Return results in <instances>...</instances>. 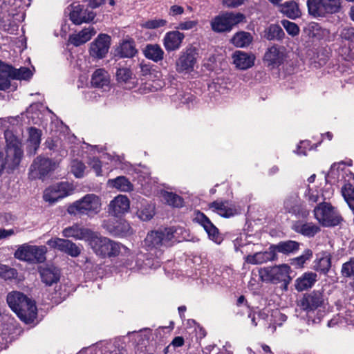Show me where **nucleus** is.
I'll use <instances>...</instances> for the list:
<instances>
[{
    "label": "nucleus",
    "instance_id": "1",
    "mask_svg": "<svg viewBox=\"0 0 354 354\" xmlns=\"http://www.w3.org/2000/svg\"><path fill=\"white\" fill-rule=\"evenodd\" d=\"M5 138L6 147L4 150H0V176L4 171L10 174L19 165L23 151L21 143L12 132H6Z\"/></svg>",
    "mask_w": 354,
    "mask_h": 354
},
{
    "label": "nucleus",
    "instance_id": "2",
    "mask_svg": "<svg viewBox=\"0 0 354 354\" xmlns=\"http://www.w3.org/2000/svg\"><path fill=\"white\" fill-rule=\"evenodd\" d=\"M6 300L10 308L22 321L27 322L37 315L35 302L22 292L17 291L10 292L7 295Z\"/></svg>",
    "mask_w": 354,
    "mask_h": 354
},
{
    "label": "nucleus",
    "instance_id": "3",
    "mask_svg": "<svg viewBox=\"0 0 354 354\" xmlns=\"http://www.w3.org/2000/svg\"><path fill=\"white\" fill-rule=\"evenodd\" d=\"M89 244L94 252L103 258L117 257L122 249L125 253L129 252V249L120 243L99 236L96 233H94Z\"/></svg>",
    "mask_w": 354,
    "mask_h": 354
},
{
    "label": "nucleus",
    "instance_id": "4",
    "mask_svg": "<svg viewBox=\"0 0 354 354\" xmlns=\"http://www.w3.org/2000/svg\"><path fill=\"white\" fill-rule=\"evenodd\" d=\"M100 210V198L93 194L85 195L81 199L69 205L67 208V212L71 215H86L89 217H93L97 214Z\"/></svg>",
    "mask_w": 354,
    "mask_h": 354
},
{
    "label": "nucleus",
    "instance_id": "5",
    "mask_svg": "<svg viewBox=\"0 0 354 354\" xmlns=\"http://www.w3.org/2000/svg\"><path fill=\"white\" fill-rule=\"evenodd\" d=\"M308 11L313 17H325L338 13L342 8V0H307Z\"/></svg>",
    "mask_w": 354,
    "mask_h": 354
},
{
    "label": "nucleus",
    "instance_id": "6",
    "mask_svg": "<svg viewBox=\"0 0 354 354\" xmlns=\"http://www.w3.org/2000/svg\"><path fill=\"white\" fill-rule=\"evenodd\" d=\"M315 218L324 227L338 225L343 221L339 212L330 203L323 202L314 209Z\"/></svg>",
    "mask_w": 354,
    "mask_h": 354
},
{
    "label": "nucleus",
    "instance_id": "7",
    "mask_svg": "<svg viewBox=\"0 0 354 354\" xmlns=\"http://www.w3.org/2000/svg\"><path fill=\"white\" fill-rule=\"evenodd\" d=\"M290 267L287 264H282L273 267H266L260 270L261 277L273 283L282 282L284 288L286 289L291 281L290 277Z\"/></svg>",
    "mask_w": 354,
    "mask_h": 354
},
{
    "label": "nucleus",
    "instance_id": "8",
    "mask_svg": "<svg viewBox=\"0 0 354 354\" xmlns=\"http://www.w3.org/2000/svg\"><path fill=\"white\" fill-rule=\"evenodd\" d=\"M46 248L45 246L24 244L15 252V257L32 263H40L46 261Z\"/></svg>",
    "mask_w": 354,
    "mask_h": 354
},
{
    "label": "nucleus",
    "instance_id": "9",
    "mask_svg": "<svg viewBox=\"0 0 354 354\" xmlns=\"http://www.w3.org/2000/svg\"><path fill=\"white\" fill-rule=\"evenodd\" d=\"M176 229L174 227L165 228L164 230L151 231L145 239V245L149 249L167 246L174 238Z\"/></svg>",
    "mask_w": 354,
    "mask_h": 354
},
{
    "label": "nucleus",
    "instance_id": "10",
    "mask_svg": "<svg viewBox=\"0 0 354 354\" xmlns=\"http://www.w3.org/2000/svg\"><path fill=\"white\" fill-rule=\"evenodd\" d=\"M102 227L109 234L115 237H127L133 234L130 224L124 219L111 218L104 220Z\"/></svg>",
    "mask_w": 354,
    "mask_h": 354
},
{
    "label": "nucleus",
    "instance_id": "11",
    "mask_svg": "<svg viewBox=\"0 0 354 354\" xmlns=\"http://www.w3.org/2000/svg\"><path fill=\"white\" fill-rule=\"evenodd\" d=\"M68 9L69 10V19L75 25L89 23L96 16L94 12L88 10L84 5H82L79 2L71 3Z\"/></svg>",
    "mask_w": 354,
    "mask_h": 354
},
{
    "label": "nucleus",
    "instance_id": "12",
    "mask_svg": "<svg viewBox=\"0 0 354 354\" xmlns=\"http://www.w3.org/2000/svg\"><path fill=\"white\" fill-rule=\"evenodd\" d=\"M111 37L107 34L100 33L90 44L89 54L92 57L102 59L106 57L111 46Z\"/></svg>",
    "mask_w": 354,
    "mask_h": 354
},
{
    "label": "nucleus",
    "instance_id": "13",
    "mask_svg": "<svg viewBox=\"0 0 354 354\" xmlns=\"http://www.w3.org/2000/svg\"><path fill=\"white\" fill-rule=\"evenodd\" d=\"M324 302V294L319 290H314L310 293L305 294L298 301V306L302 310L309 313L322 306Z\"/></svg>",
    "mask_w": 354,
    "mask_h": 354
},
{
    "label": "nucleus",
    "instance_id": "14",
    "mask_svg": "<svg viewBox=\"0 0 354 354\" xmlns=\"http://www.w3.org/2000/svg\"><path fill=\"white\" fill-rule=\"evenodd\" d=\"M196 48L189 46L182 51L176 60V66L178 72L190 71L194 69L196 62Z\"/></svg>",
    "mask_w": 354,
    "mask_h": 354
},
{
    "label": "nucleus",
    "instance_id": "15",
    "mask_svg": "<svg viewBox=\"0 0 354 354\" xmlns=\"http://www.w3.org/2000/svg\"><path fill=\"white\" fill-rule=\"evenodd\" d=\"M285 209L299 218H306L309 215V211L303 205L297 194L290 195L284 201Z\"/></svg>",
    "mask_w": 354,
    "mask_h": 354
},
{
    "label": "nucleus",
    "instance_id": "16",
    "mask_svg": "<svg viewBox=\"0 0 354 354\" xmlns=\"http://www.w3.org/2000/svg\"><path fill=\"white\" fill-rule=\"evenodd\" d=\"M68 195V192L66 183H60L46 189L44 192L43 198L45 201L53 204Z\"/></svg>",
    "mask_w": 354,
    "mask_h": 354
},
{
    "label": "nucleus",
    "instance_id": "17",
    "mask_svg": "<svg viewBox=\"0 0 354 354\" xmlns=\"http://www.w3.org/2000/svg\"><path fill=\"white\" fill-rule=\"evenodd\" d=\"M285 57V48L273 45L267 50L263 59L269 66L275 67L283 64Z\"/></svg>",
    "mask_w": 354,
    "mask_h": 354
},
{
    "label": "nucleus",
    "instance_id": "18",
    "mask_svg": "<svg viewBox=\"0 0 354 354\" xmlns=\"http://www.w3.org/2000/svg\"><path fill=\"white\" fill-rule=\"evenodd\" d=\"M185 39V34L178 30L167 32L163 38V46L167 52L178 50Z\"/></svg>",
    "mask_w": 354,
    "mask_h": 354
},
{
    "label": "nucleus",
    "instance_id": "19",
    "mask_svg": "<svg viewBox=\"0 0 354 354\" xmlns=\"http://www.w3.org/2000/svg\"><path fill=\"white\" fill-rule=\"evenodd\" d=\"M95 232L89 229L80 227L77 224L66 227L62 234L64 237H73L79 240H88L91 241Z\"/></svg>",
    "mask_w": 354,
    "mask_h": 354
},
{
    "label": "nucleus",
    "instance_id": "20",
    "mask_svg": "<svg viewBox=\"0 0 354 354\" xmlns=\"http://www.w3.org/2000/svg\"><path fill=\"white\" fill-rule=\"evenodd\" d=\"M233 64L236 68L241 70H246L251 68L255 60V56L252 53H248L241 50H236L232 55Z\"/></svg>",
    "mask_w": 354,
    "mask_h": 354
},
{
    "label": "nucleus",
    "instance_id": "21",
    "mask_svg": "<svg viewBox=\"0 0 354 354\" xmlns=\"http://www.w3.org/2000/svg\"><path fill=\"white\" fill-rule=\"evenodd\" d=\"M277 258V254L275 253L274 248H272L271 245L267 251L257 252L253 255L250 254L246 256L245 261L246 263L250 264H262L268 261H276Z\"/></svg>",
    "mask_w": 354,
    "mask_h": 354
},
{
    "label": "nucleus",
    "instance_id": "22",
    "mask_svg": "<svg viewBox=\"0 0 354 354\" xmlns=\"http://www.w3.org/2000/svg\"><path fill=\"white\" fill-rule=\"evenodd\" d=\"M245 22L246 17L243 13L234 12L223 13V32H229L239 24Z\"/></svg>",
    "mask_w": 354,
    "mask_h": 354
},
{
    "label": "nucleus",
    "instance_id": "23",
    "mask_svg": "<svg viewBox=\"0 0 354 354\" xmlns=\"http://www.w3.org/2000/svg\"><path fill=\"white\" fill-rule=\"evenodd\" d=\"M129 209V198L125 196L120 195L111 201L108 212L114 216H118L128 212Z\"/></svg>",
    "mask_w": 354,
    "mask_h": 354
},
{
    "label": "nucleus",
    "instance_id": "24",
    "mask_svg": "<svg viewBox=\"0 0 354 354\" xmlns=\"http://www.w3.org/2000/svg\"><path fill=\"white\" fill-rule=\"evenodd\" d=\"M39 274L41 281L48 286L57 283L60 279L59 270L53 266L41 267L39 268Z\"/></svg>",
    "mask_w": 354,
    "mask_h": 354
},
{
    "label": "nucleus",
    "instance_id": "25",
    "mask_svg": "<svg viewBox=\"0 0 354 354\" xmlns=\"http://www.w3.org/2000/svg\"><path fill=\"white\" fill-rule=\"evenodd\" d=\"M97 33L93 26H88L77 34L69 36L68 41L75 46H80L88 41Z\"/></svg>",
    "mask_w": 354,
    "mask_h": 354
},
{
    "label": "nucleus",
    "instance_id": "26",
    "mask_svg": "<svg viewBox=\"0 0 354 354\" xmlns=\"http://www.w3.org/2000/svg\"><path fill=\"white\" fill-rule=\"evenodd\" d=\"M194 220L201 224L208 234L209 239L217 242L218 230L212 224L209 218L203 212H198Z\"/></svg>",
    "mask_w": 354,
    "mask_h": 354
},
{
    "label": "nucleus",
    "instance_id": "27",
    "mask_svg": "<svg viewBox=\"0 0 354 354\" xmlns=\"http://www.w3.org/2000/svg\"><path fill=\"white\" fill-rule=\"evenodd\" d=\"M304 32L312 38L317 40H326L330 37V31L326 28H322L316 22L309 23L304 28Z\"/></svg>",
    "mask_w": 354,
    "mask_h": 354
},
{
    "label": "nucleus",
    "instance_id": "28",
    "mask_svg": "<svg viewBox=\"0 0 354 354\" xmlns=\"http://www.w3.org/2000/svg\"><path fill=\"white\" fill-rule=\"evenodd\" d=\"M317 275L315 272H307L298 277L295 281V288L298 292L311 288L317 281Z\"/></svg>",
    "mask_w": 354,
    "mask_h": 354
},
{
    "label": "nucleus",
    "instance_id": "29",
    "mask_svg": "<svg viewBox=\"0 0 354 354\" xmlns=\"http://www.w3.org/2000/svg\"><path fill=\"white\" fill-rule=\"evenodd\" d=\"M28 135L27 153L35 155L40 145L41 131L36 127H30L28 129Z\"/></svg>",
    "mask_w": 354,
    "mask_h": 354
},
{
    "label": "nucleus",
    "instance_id": "30",
    "mask_svg": "<svg viewBox=\"0 0 354 354\" xmlns=\"http://www.w3.org/2000/svg\"><path fill=\"white\" fill-rule=\"evenodd\" d=\"M137 53L135 41L133 39L122 41L115 50V55L122 58H132Z\"/></svg>",
    "mask_w": 354,
    "mask_h": 354
},
{
    "label": "nucleus",
    "instance_id": "31",
    "mask_svg": "<svg viewBox=\"0 0 354 354\" xmlns=\"http://www.w3.org/2000/svg\"><path fill=\"white\" fill-rule=\"evenodd\" d=\"M32 171H37L40 178L46 176L53 169V165L50 159L37 157L30 166Z\"/></svg>",
    "mask_w": 354,
    "mask_h": 354
},
{
    "label": "nucleus",
    "instance_id": "32",
    "mask_svg": "<svg viewBox=\"0 0 354 354\" xmlns=\"http://www.w3.org/2000/svg\"><path fill=\"white\" fill-rule=\"evenodd\" d=\"M299 246L300 243L299 242L288 240L285 241H280L277 244L272 245V248H274L275 253L280 252L288 255L298 251Z\"/></svg>",
    "mask_w": 354,
    "mask_h": 354
},
{
    "label": "nucleus",
    "instance_id": "33",
    "mask_svg": "<svg viewBox=\"0 0 354 354\" xmlns=\"http://www.w3.org/2000/svg\"><path fill=\"white\" fill-rule=\"evenodd\" d=\"M143 54L146 58L158 62L164 58L165 53L160 45L154 44H147L143 49Z\"/></svg>",
    "mask_w": 354,
    "mask_h": 354
},
{
    "label": "nucleus",
    "instance_id": "34",
    "mask_svg": "<svg viewBox=\"0 0 354 354\" xmlns=\"http://www.w3.org/2000/svg\"><path fill=\"white\" fill-rule=\"evenodd\" d=\"M91 84L96 88H104L109 84V77L108 73L103 68L97 69L91 77Z\"/></svg>",
    "mask_w": 354,
    "mask_h": 354
},
{
    "label": "nucleus",
    "instance_id": "35",
    "mask_svg": "<svg viewBox=\"0 0 354 354\" xmlns=\"http://www.w3.org/2000/svg\"><path fill=\"white\" fill-rule=\"evenodd\" d=\"M279 6L280 11L290 19H295L301 15L299 6L294 1H288Z\"/></svg>",
    "mask_w": 354,
    "mask_h": 354
},
{
    "label": "nucleus",
    "instance_id": "36",
    "mask_svg": "<svg viewBox=\"0 0 354 354\" xmlns=\"http://www.w3.org/2000/svg\"><path fill=\"white\" fill-rule=\"evenodd\" d=\"M253 37L248 32H237L230 39L231 43L237 48L248 46L252 41Z\"/></svg>",
    "mask_w": 354,
    "mask_h": 354
},
{
    "label": "nucleus",
    "instance_id": "37",
    "mask_svg": "<svg viewBox=\"0 0 354 354\" xmlns=\"http://www.w3.org/2000/svg\"><path fill=\"white\" fill-rule=\"evenodd\" d=\"M263 37L269 41H281L285 37V32L279 25L271 24L264 30Z\"/></svg>",
    "mask_w": 354,
    "mask_h": 354
},
{
    "label": "nucleus",
    "instance_id": "38",
    "mask_svg": "<svg viewBox=\"0 0 354 354\" xmlns=\"http://www.w3.org/2000/svg\"><path fill=\"white\" fill-rule=\"evenodd\" d=\"M12 75L10 73V65L5 64L0 60V90L6 91L10 87V80Z\"/></svg>",
    "mask_w": 354,
    "mask_h": 354
},
{
    "label": "nucleus",
    "instance_id": "39",
    "mask_svg": "<svg viewBox=\"0 0 354 354\" xmlns=\"http://www.w3.org/2000/svg\"><path fill=\"white\" fill-rule=\"evenodd\" d=\"M109 185L122 192H129L132 190L133 185L125 176H118L113 179L109 180Z\"/></svg>",
    "mask_w": 354,
    "mask_h": 354
},
{
    "label": "nucleus",
    "instance_id": "40",
    "mask_svg": "<svg viewBox=\"0 0 354 354\" xmlns=\"http://www.w3.org/2000/svg\"><path fill=\"white\" fill-rule=\"evenodd\" d=\"M295 230L304 236L311 237L314 236L317 232H319L320 228L315 224L306 223L296 225Z\"/></svg>",
    "mask_w": 354,
    "mask_h": 354
},
{
    "label": "nucleus",
    "instance_id": "41",
    "mask_svg": "<svg viewBox=\"0 0 354 354\" xmlns=\"http://www.w3.org/2000/svg\"><path fill=\"white\" fill-rule=\"evenodd\" d=\"M10 73L12 75V79L13 80H28L32 76V71L26 67H21L19 69L13 68L10 66Z\"/></svg>",
    "mask_w": 354,
    "mask_h": 354
},
{
    "label": "nucleus",
    "instance_id": "42",
    "mask_svg": "<svg viewBox=\"0 0 354 354\" xmlns=\"http://www.w3.org/2000/svg\"><path fill=\"white\" fill-rule=\"evenodd\" d=\"M162 197L167 203L171 206L175 207H180L183 206V200L176 194L169 192H164L162 193Z\"/></svg>",
    "mask_w": 354,
    "mask_h": 354
},
{
    "label": "nucleus",
    "instance_id": "43",
    "mask_svg": "<svg viewBox=\"0 0 354 354\" xmlns=\"http://www.w3.org/2000/svg\"><path fill=\"white\" fill-rule=\"evenodd\" d=\"M340 272L344 278L354 280V257L342 264Z\"/></svg>",
    "mask_w": 354,
    "mask_h": 354
},
{
    "label": "nucleus",
    "instance_id": "44",
    "mask_svg": "<svg viewBox=\"0 0 354 354\" xmlns=\"http://www.w3.org/2000/svg\"><path fill=\"white\" fill-rule=\"evenodd\" d=\"M138 216L144 221H149L154 215V207L149 204L142 205L137 212Z\"/></svg>",
    "mask_w": 354,
    "mask_h": 354
},
{
    "label": "nucleus",
    "instance_id": "45",
    "mask_svg": "<svg viewBox=\"0 0 354 354\" xmlns=\"http://www.w3.org/2000/svg\"><path fill=\"white\" fill-rule=\"evenodd\" d=\"M70 240L60 238H52L47 241V245L53 249H57L64 252L66 247L69 244Z\"/></svg>",
    "mask_w": 354,
    "mask_h": 354
},
{
    "label": "nucleus",
    "instance_id": "46",
    "mask_svg": "<svg viewBox=\"0 0 354 354\" xmlns=\"http://www.w3.org/2000/svg\"><path fill=\"white\" fill-rule=\"evenodd\" d=\"M86 169L85 165L77 159L73 160L71 163V171L76 178H82Z\"/></svg>",
    "mask_w": 354,
    "mask_h": 354
},
{
    "label": "nucleus",
    "instance_id": "47",
    "mask_svg": "<svg viewBox=\"0 0 354 354\" xmlns=\"http://www.w3.org/2000/svg\"><path fill=\"white\" fill-rule=\"evenodd\" d=\"M133 73L128 68H119L116 71V80L118 83L125 84L132 79Z\"/></svg>",
    "mask_w": 354,
    "mask_h": 354
},
{
    "label": "nucleus",
    "instance_id": "48",
    "mask_svg": "<svg viewBox=\"0 0 354 354\" xmlns=\"http://www.w3.org/2000/svg\"><path fill=\"white\" fill-rule=\"evenodd\" d=\"M331 266V258L330 255L324 256L319 259L315 266V270L324 274L328 272Z\"/></svg>",
    "mask_w": 354,
    "mask_h": 354
},
{
    "label": "nucleus",
    "instance_id": "49",
    "mask_svg": "<svg viewBox=\"0 0 354 354\" xmlns=\"http://www.w3.org/2000/svg\"><path fill=\"white\" fill-rule=\"evenodd\" d=\"M18 272L16 269L5 265H0V277L4 280H11L17 277Z\"/></svg>",
    "mask_w": 354,
    "mask_h": 354
},
{
    "label": "nucleus",
    "instance_id": "50",
    "mask_svg": "<svg viewBox=\"0 0 354 354\" xmlns=\"http://www.w3.org/2000/svg\"><path fill=\"white\" fill-rule=\"evenodd\" d=\"M281 24L286 29L288 35H291L292 37H295L299 35V28L295 23L291 22L286 19H283L281 21Z\"/></svg>",
    "mask_w": 354,
    "mask_h": 354
},
{
    "label": "nucleus",
    "instance_id": "51",
    "mask_svg": "<svg viewBox=\"0 0 354 354\" xmlns=\"http://www.w3.org/2000/svg\"><path fill=\"white\" fill-rule=\"evenodd\" d=\"M313 256V252L307 249L306 250L304 253L295 259L292 260V264L295 266H297L299 267H302L303 265L306 263V261L308 259H310Z\"/></svg>",
    "mask_w": 354,
    "mask_h": 354
},
{
    "label": "nucleus",
    "instance_id": "52",
    "mask_svg": "<svg viewBox=\"0 0 354 354\" xmlns=\"http://www.w3.org/2000/svg\"><path fill=\"white\" fill-rule=\"evenodd\" d=\"M167 21L162 19H154L145 21L142 27L147 29H156L166 26Z\"/></svg>",
    "mask_w": 354,
    "mask_h": 354
},
{
    "label": "nucleus",
    "instance_id": "53",
    "mask_svg": "<svg viewBox=\"0 0 354 354\" xmlns=\"http://www.w3.org/2000/svg\"><path fill=\"white\" fill-rule=\"evenodd\" d=\"M341 192L346 202L354 198V186L351 183H346L342 187Z\"/></svg>",
    "mask_w": 354,
    "mask_h": 354
},
{
    "label": "nucleus",
    "instance_id": "54",
    "mask_svg": "<svg viewBox=\"0 0 354 354\" xmlns=\"http://www.w3.org/2000/svg\"><path fill=\"white\" fill-rule=\"evenodd\" d=\"M64 252L73 257H77L80 254L81 249L75 243L70 241Z\"/></svg>",
    "mask_w": 354,
    "mask_h": 354
},
{
    "label": "nucleus",
    "instance_id": "55",
    "mask_svg": "<svg viewBox=\"0 0 354 354\" xmlns=\"http://www.w3.org/2000/svg\"><path fill=\"white\" fill-rule=\"evenodd\" d=\"M342 39L347 41H353L354 39V28L344 27L340 32Z\"/></svg>",
    "mask_w": 354,
    "mask_h": 354
},
{
    "label": "nucleus",
    "instance_id": "56",
    "mask_svg": "<svg viewBox=\"0 0 354 354\" xmlns=\"http://www.w3.org/2000/svg\"><path fill=\"white\" fill-rule=\"evenodd\" d=\"M88 165L95 171L97 176H100L102 173L101 161L97 158H92L88 161Z\"/></svg>",
    "mask_w": 354,
    "mask_h": 354
},
{
    "label": "nucleus",
    "instance_id": "57",
    "mask_svg": "<svg viewBox=\"0 0 354 354\" xmlns=\"http://www.w3.org/2000/svg\"><path fill=\"white\" fill-rule=\"evenodd\" d=\"M238 213L239 210L234 205L228 207L223 203V217L229 218L237 214Z\"/></svg>",
    "mask_w": 354,
    "mask_h": 354
},
{
    "label": "nucleus",
    "instance_id": "58",
    "mask_svg": "<svg viewBox=\"0 0 354 354\" xmlns=\"http://www.w3.org/2000/svg\"><path fill=\"white\" fill-rule=\"evenodd\" d=\"M198 25V21H181L178 24V26L176 27V29L178 30H188L193 29Z\"/></svg>",
    "mask_w": 354,
    "mask_h": 354
},
{
    "label": "nucleus",
    "instance_id": "59",
    "mask_svg": "<svg viewBox=\"0 0 354 354\" xmlns=\"http://www.w3.org/2000/svg\"><path fill=\"white\" fill-rule=\"evenodd\" d=\"M211 28L215 32H221V15H218L214 17L210 21Z\"/></svg>",
    "mask_w": 354,
    "mask_h": 354
},
{
    "label": "nucleus",
    "instance_id": "60",
    "mask_svg": "<svg viewBox=\"0 0 354 354\" xmlns=\"http://www.w3.org/2000/svg\"><path fill=\"white\" fill-rule=\"evenodd\" d=\"M184 12L183 7L178 5H174L171 6L169 12V15L171 16H176L182 15Z\"/></svg>",
    "mask_w": 354,
    "mask_h": 354
},
{
    "label": "nucleus",
    "instance_id": "61",
    "mask_svg": "<svg viewBox=\"0 0 354 354\" xmlns=\"http://www.w3.org/2000/svg\"><path fill=\"white\" fill-rule=\"evenodd\" d=\"M305 195L310 202L317 203L319 200V196L317 194L312 192V190L310 188L308 189Z\"/></svg>",
    "mask_w": 354,
    "mask_h": 354
},
{
    "label": "nucleus",
    "instance_id": "62",
    "mask_svg": "<svg viewBox=\"0 0 354 354\" xmlns=\"http://www.w3.org/2000/svg\"><path fill=\"white\" fill-rule=\"evenodd\" d=\"M105 0H84V1H88V6L91 8H96L100 6L104 3Z\"/></svg>",
    "mask_w": 354,
    "mask_h": 354
},
{
    "label": "nucleus",
    "instance_id": "63",
    "mask_svg": "<svg viewBox=\"0 0 354 354\" xmlns=\"http://www.w3.org/2000/svg\"><path fill=\"white\" fill-rule=\"evenodd\" d=\"M13 234H15V231L13 229L5 230L0 228V239L7 238Z\"/></svg>",
    "mask_w": 354,
    "mask_h": 354
},
{
    "label": "nucleus",
    "instance_id": "64",
    "mask_svg": "<svg viewBox=\"0 0 354 354\" xmlns=\"http://www.w3.org/2000/svg\"><path fill=\"white\" fill-rule=\"evenodd\" d=\"M184 339L183 337H180V336H178V337H176L173 339L172 342H171V344L174 346V347H180V346H182L183 344H184Z\"/></svg>",
    "mask_w": 354,
    "mask_h": 354
}]
</instances>
